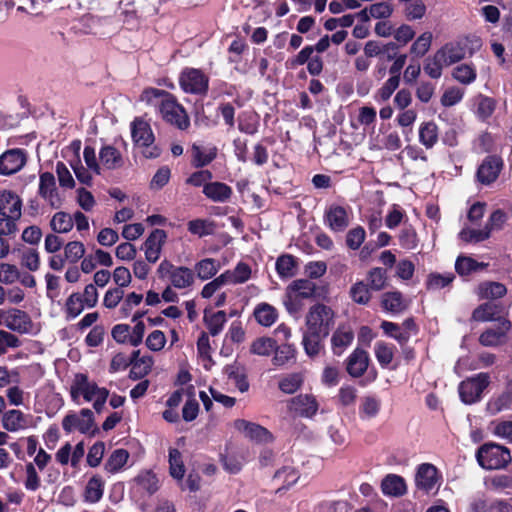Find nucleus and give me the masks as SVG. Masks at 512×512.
<instances>
[{
    "label": "nucleus",
    "instance_id": "1",
    "mask_svg": "<svg viewBox=\"0 0 512 512\" xmlns=\"http://www.w3.org/2000/svg\"><path fill=\"white\" fill-rule=\"evenodd\" d=\"M140 100L147 105L157 107L163 120L178 129L186 130L190 126V119L184 107L171 93L150 87L142 92Z\"/></svg>",
    "mask_w": 512,
    "mask_h": 512
},
{
    "label": "nucleus",
    "instance_id": "2",
    "mask_svg": "<svg viewBox=\"0 0 512 512\" xmlns=\"http://www.w3.org/2000/svg\"><path fill=\"white\" fill-rule=\"evenodd\" d=\"M70 394L72 400L77 403L80 396H83L87 402L93 401L94 409L100 413L105 406L109 391L99 387L95 382H90L86 374L78 373L71 384Z\"/></svg>",
    "mask_w": 512,
    "mask_h": 512
},
{
    "label": "nucleus",
    "instance_id": "3",
    "mask_svg": "<svg viewBox=\"0 0 512 512\" xmlns=\"http://www.w3.org/2000/svg\"><path fill=\"white\" fill-rule=\"evenodd\" d=\"M479 465L486 470L503 469L511 462L508 448L495 443L482 445L476 453Z\"/></svg>",
    "mask_w": 512,
    "mask_h": 512
},
{
    "label": "nucleus",
    "instance_id": "4",
    "mask_svg": "<svg viewBox=\"0 0 512 512\" xmlns=\"http://www.w3.org/2000/svg\"><path fill=\"white\" fill-rule=\"evenodd\" d=\"M306 330L328 336L334 325L333 310L321 303L309 308L305 318Z\"/></svg>",
    "mask_w": 512,
    "mask_h": 512
},
{
    "label": "nucleus",
    "instance_id": "5",
    "mask_svg": "<svg viewBox=\"0 0 512 512\" xmlns=\"http://www.w3.org/2000/svg\"><path fill=\"white\" fill-rule=\"evenodd\" d=\"M131 134L135 144L145 148L143 154L146 158L159 156L160 150L157 147H151L154 142V135L146 121L136 118L131 124Z\"/></svg>",
    "mask_w": 512,
    "mask_h": 512
},
{
    "label": "nucleus",
    "instance_id": "6",
    "mask_svg": "<svg viewBox=\"0 0 512 512\" xmlns=\"http://www.w3.org/2000/svg\"><path fill=\"white\" fill-rule=\"evenodd\" d=\"M489 375L479 373L462 381L459 385V395L465 404H473L480 400L483 390L489 384Z\"/></svg>",
    "mask_w": 512,
    "mask_h": 512
},
{
    "label": "nucleus",
    "instance_id": "7",
    "mask_svg": "<svg viewBox=\"0 0 512 512\" xmlns=\"http://www.w3.org/2000/svg\"><path fill=\"white\" fill-rule=\"evenodd\" d=\"M179 84L184 92L201 95L206 94L209 79L199 69L186 68L180 74Z\"/></svg>",
    "mask_w": 512,
    "mask_h": 512
},
{
    "label": "nucleus",
    "instance_id": "8",
    "mask_svg": "<svg viewBox=\"0 0 512 512\" xmlns=\"http://www.w3.org/2000/svg\"><path fill=\"white\" fill-rule=\"evenodd\" d=\"M351 209L338 204L329 205L324 213V223L333 232H343L350 225Z\"/></svg>",
    "mask_w": 512,
    "mask_h": 512
},
{
    "label": "nucleus",
    "instance_id": "9",
    "mask_svg": "<svg viewBox=\"0 0 512 512\" xmlns=\"http://www.w3.org/2000/svg\"><path fill=\"white\" fill-rule=\"evenodd\" d=\"M27 162V153L23 149H9L0 155V175H13Z\"/></svg>",
    "mask_w": 512,
    "mask_h": 512
},
{
    "label": "nucleus",
    "instance_id": "10",
    "mask_svg": "<svg viewBox=\"0 0 512 512\" xmlns=\"http://www.w3.org/2000/svg\"><path fill=\"white\" fill-rule=\"evenodd\" d=\"M93 413L90 409H82L79 414L70 413L67 414L62 420V427L70 433L77 429L81 433H87L93 426Z\"/></svg>",
    "mask_w": 512,
    "mask_h": 512
},
{
    "label": "nucleus",
    "instance_id": "11",
    "mask_svg": "<svg viewBox=\"0 0 512 512\" xmlns=\"http://www.w3.org/2000/svg\"><path fill=\"white\" fill-rule=\"evenodd\" d=\"M503 168V161L499 156L489 155L485 157L477 170V179L485 185L494 182Z\"/></svg>",
    "mask_w": 512,
    "mask_h": 512
},
{
    "label": "nucleus",
    "instance_id": "12",
    "mask_svg": "<svg viewBox=\"0 0 512 512\" xmlns=\"http://www.w3.org/2000/svg\"><path fill=\"white\" fill-rule=\"evenodd\" d=\"M234 427L252 441L267 443L272 440L271 433L259 424L244 419H237L234 422Z\"/></svg>",
    "mask_w": 512,
    "mask_h": 512
},
{
    "label": "nucleus",
    "instance_id": "13",
    "mask_svg": "<svg viewBox=\"0 0 512 512\" xmlns=\"http://www.w3.org/2000/svg\"><path fill=\"white\" fill-rule=\"evenodd\" d=\"M166 238L167 234L162 229H155L151 232L143 244L145 257L148 262L155 263L158 261Z\"/></svg>",
    "mask_w": 512,
    "mask_h": 512
},
{
    "label": "nucleus",
    "instance_id": "14",
    "mask_svg": "<svg viewBox=\"0 0 512 512\" xmlns=\"http://www.w3.org/2000/svg\"><path fill=\"white\" fill-rule=\"evenodd\" d=\"M369 354L367 351L356 348L346 360L347 373L353 378L361 377L369 365Z\"/></svg>",
    "mask_w": 512,
    "mask_h": 512
},
{
    "label": "nucleus",
    "instance_id": "15",
    "mask_svg": "<svg viewBox=\"0 0 512 512\" xmlns=\"http://www.w3.org/2000/svg\"><path fill=\"white\" fill-rule=\"evenodd\" d=\"M22 201L17 194L9 190L0 191V215L20 218Z\"/></svg>",
    "mask_w": 512,
    "mask_h": 512
},
{
    "label": "nucleus",
    "instance_id": "16",
    "mask_svg": "<svg viewBox=\"0 0 512 512\" xmlns=\"http://www.w3.org/2000/svg\"><path fill=\"white\" fill-rule=\"evenodd\" d=\"M291 407L302 417L312 418L316 415L319 404L312 394H299L290 401Z\"/></svg>",
    "mask_w": 512,
    "mask_h": 512
},
{
    "label": "nucleus",
    "instance_id": "17",
    "mask_svg": "<svg viewBox=\"0 0 512 512\" xmlns=\"http://www.w3.org/2000/svg\"><path fill=\"white\" fill-rule=\"evenodd\" d=\"M437 469L434 465L423 463L419 465L415 477L418 489L430 492L437 484Z\"/></svg>",
    "mask_w": 512,
    "mask_h": 512
},
{
    "label": "nucleus",
    "instance_id": "18",
    "mask_svg": "<svg viewBox=\"0 0 512 512\" xmlns=\"http://www.w3.org/2000/svg\"><path fill=\"white\" fill-rule=\"evenodd\" d=\"M498 321L499 326L497 329H487L480 335L479 342L483 346H497L510 330L511 322L509 320L499 317Z\"/></svg>",
    "mask_w": 512,
    "mask_h": 512
},
{
    "label": "nucleus",
    "instance_id": "19",
    "mask_svg": "<svg viewBox=\"0 0 512 512\" xmlns=\"http://www.w3.org/2000/svg\"><path fill=\"white\" fill-rule=\"evenodd\" d=\"M354 339L353 330L349 326H339L331 337V347L335 355L340 356L351 345Z\"/></svg>",
    "mask_w": 512,
    "mask_h": 512
},
{
    "label": "nucleus",
    "instance_id": "20",
    "mask_svg": "<svg viewBox=\"0 0 512 512\" xmlns=\"http://www.w3.org/2000/svg\"><path fill=\"white\" fill-rule=\"evenodd\" d=\"M436 52L442 58V62L445 63V66H450L460 62L466 55L465 47L458 42L446 43Z\"/></svg>",
    "mask_w": 512,
    "mask_h": 512
},
{
    "label": "nucleus",
    "instance_id": "21",
    "mask_svg": "<svg viewBox=\"0 0 512 512\" xmlns=\"http://www.w3.org/2000/svg\"><path fill=\"white\" fill-rule=\"evenodd\" d=\"M381 490L384 495L390 497L403 496L407 491L404 478L396 474L386 475L381 482Z\"/></svg>",
    "mask_w": 512,
    "mask_h": 512
},
{
    "label": "nucleus",
    "instance_id": "22",
    "mask_svg": "<svg viewBox=\"0 0 512 512\" xmlns=\"http://www.w3.org/2000/svg\"><path fill=\"white\" fill-rule=\"evenodd\" d=\"M39 195L48 201L52 206L56 205L57 188L55 177L50 172H44L39 177Z\"/></svg>",
    "mask_w": 512,
    "mask_h": 512
},
{
    "label": "nucleus",
    "instance_id": "23",
    "mask_svg": "<svg viewBox=\"0 0 512 512\" xmlns=\"http://www.w3.org/2000/svg\"><path fill=\"white\" fill-rule=\"evenodd\" d=\"M28 426L27 417L20 410L12 409L3 413L2 427L8 432H18Z\"/></svg>",
    "mask_w": 512,
    "mask_h": 512
},
{
    "label": "nucleus",
    "instance_id": "24",
    "mask_svg": "<svg viewBox=\"0 0 512 512\" xmlns=\"http://www.w3.org/2000/svg\"><path fill=\"white\" fill-rule=\"evenodd\" d=\"M253 315L257 323L264 327L272 326L278 319L276 308L266 302L257 304Z\"/></svg>",
    "mask_w": 512,
    "mask_h": 512
},
{
    "label": "nucleus",
    "instance_id": "25",
    "mask_svg": "<svg viewBox=\"0 0 512 512\" xmlns=\"http://www.w3.org/2000/svg\"><path fill=\"white\" fill-rule=\"evenodd\" d=\"M204 195L214 202H225L232 195V189L222 182H211L204 185Z\"/></svg>",
    "mask_w": 512,
    "mask_h": 512
},
{
    "label": "nucleus",
    "instance_id": "26",
    "mask_svg": "<svg viewBox=\"0 0 512 512\" xmlns=\"http://www.w3.org/2000/svg\"><path fill=\"white\" fill-rule=\"evenodd\" d=\"M251 268L244 262H239L233 270L222 273L227 284H243L251 278Z\"/></svg>",
    "mask_w": 512,
    "mask_h": 512
},
{
    "label": "nucleus",
    "instance_id": "27",
    "mask_svg": "<svg viewBox=\"0 0 512 512\" xmlns=\"http://www.w3.org/2000/svg\"><path fill=\"white\" fill-rule=\"evenodd\" d=\"M32 322L26 312L14 310L6 320V327L19 333H28Z\"/></svg>",
    "mask_w": 512,
    "mask_h": 512
},
{
    "label": "nucleus",
    "instance_id": "28",
    "mask_svg": "<svg viewBox=\"0 0 512 512\" xmlns=\"http://www.w3.org/2000/svg\"><path fill=\"white\" fill-rule=\"evenodd\" d=\"M326 337H327L326 335H321L319 333L304 331L302 344H303L305 353L309 357L318 356L320 351L323 349V340Z\"/></svg>",
    "mask_w": 512,
    "mask_h": 512
},
{
    "label": "nucleus",
    "instance_id": "29",
    "mask_svg": "<svg viewBox=\"0 0 512 512\" xmlns=\"http://www.w3.org/2000/svg\"><path fill=\"white\" fill-rule=\"evenodd\" d=\"M99 159L101 164L107 169H116L123 165L121 153L113 146L106 145L100 149Z\"/></svg>",
    "mask_w": 512,
    "mask_h": 512
},
{
    "label": "nucleus",
    "instance_id": "30",
    "mask_svg": "<svg viewBox=\"0 0 512 512\" xmlns=\"http://www.w3.org/2000/svg\"><path fill=\"white\" fill-rule=\"evenodd\" d=\"M477 293L481 299H499L507 293V288L500 282L485 281L479 284Z\"/></svg>",
    "mask_w": 512,
    "mask_h": 512
},
{
    "label": "nucleus",
    "instance_id": "31",
    "mask_svg": "<svg viewBox=\"0 0 512 512\" xmlns=\"http://www.w3.org/2000/svg\"><path fill=\"white\" fill-rule=\"evenodd\" d=\"M170 283L177 289L188 288L194 283V273L188 267L177 266L172 270Z\"/></svg>",
    "mask_w": 512,
    "mask_h": 512
},
{
    "label": "nucleus",
    "instance_id": "32",
    "mask_svg": "<svg viewBox=\"0 0 512 512\" xmlns=\"http://www.w3.org/2000/svg\"><path fill=\"white\" fill-rule=\"evenodd\" d=\"M304 380L302 372L289 373L280 378L278 388L285 394H294L302 387Z\"/></svg>",
    "mask_w": 512,
    "mask_h": 512
},
{
    "label": "nucleus",
    "instance_id": "33",
    "mask_svg": "<svg viewBox=\"0 0 512 512\" xmlns=\"http://www.w3.org/2000/svg\"><path fill=\"white\" fill-rule=\"evenodd\" d=\"M381 409V401L373 395L362 397L359 406V416L362 420H370L375 418Z\"/></svg>",
    "mask_w": 512,
    "mask_h": 512
},
{
    "label": "nucleus",
    "instance_id": "34",
    "mask_svg": "<svg viewBox=\"0 0 512 512\" xmlns=\"http://www.w3.org/2000/svg\"><path fill=\"white\" fill-rule=\"evenodd\" d=\"M301 299H309L316 294V284L310 279H297L291 282L287 288Z\"/></svg>",
    "mask_w": 512,
    "mask_h": 512
},
{
    "label": "nucleus",
    "instance_id": "35",
    "mask_svg": "<svg viewBox=\"0 0 512 512\" xmlns=\"http://www.w3.org/2000/svg\"><path fill=\"white\" fill-rule=\"evenodd\" d=\"M501 306L499 304L493 302H485L479 305L472 314V318L475 321L487 322L498 320L499 318H495L496 315L500 314Z\"/></svg>",
    "mask_w": 512,
    "mask_h": 512
},
{
    "label": "nucleus",
    "instance_id": "36",
    "mask_svg": "<svg viewBox=\"0 0 512 512\" xmlns=\"http://www.w3.org/2000/svg\"><path fill=\"white\" fill-rule=\"evenodd\" d=\"M419 141L427 149H431L438 141V127L432 122H424L419 127Z\"/></svg>",
    "mask_w": 512,
    "mask_h": 512
},
{
    "label": "nucleus",
    "instance_id": "37",
    "mask_svg": "<svg viewBox=\"0 0 512 512\" xmlns=\"http://www.w3.org/2000/svg\"><path fill=\"white\" fill-rule=\"evenodd\" d=\"M275 268L280 278H291L296 274V258L290 254L281 255L276 260Z\"/></svg>",
    "mask_w": 512,
    "mask_h": 512
},
{
    "label": "nucleus",
    "instance_id": "38",
    "mask_svg": "<svg viewBox=\"0 0 512 512\" xmlns=\"http://www.w3.org/2000/svg\"><path fill=\"white\" fill-rule=\"evenodd\" d=\"M219 261L213 258H205L195 264V272L201 280H208L215 276L220 270Z\"/></svg>",
    "mask_w": 512,
    "mask_h": 512
},
{
    "label": "nucleus",
    "instance_id": "39",
    "mask_svg": "<svg viewBox=\"0 0 512 512\" xmlns=\"http://www.w3.org/2000/svg\"><path fill=\"white\" fill-rule=\"evenodd\" d=\"M203 320L209 333L212 336H216L223 330L227 322V317L225 311H217L212 314H208V312L205 311Z\"/></svg>",
    "mask_w": 512,
    "mask_h": 512
},
{
    "label": "nucleus",
    "instance_id": "40",
    "mask_svg": "<svg viewBox=\"0 0 512 512\" xmlns=\"http://www.w3.org/2000/svg\"><path fill=\"white\" fill-rule=\"evenodd\" d=\"M17 251L20 253V263L23 267L31 272H35L40 268V256L36 249L23 247L17 249ZM14 252H16V249H14Z\"/></svg>",
    "mask_w": 512,
    "mask_h": 512
},
{
    "label": "nucleus",
    "instance_id": "41",
    "mask_svg": "<svg viewBox=\"0 0 512 512\" xmlns=\"http://www.w3.org/2000/svg\"><path fill=\"white\" fill-rule=\"evenodd\" d=\"M452 77L463 85H470L476 80L477 71L473 64L463 63L453 69Z\"/></svg>",
    "mask_w": 512,
    "mask_h": 512
},
{
    "label": "nucleus",
    "instance_id": "42",
    "mask_svg": "<svg viewBox=\"0 0 512 512\" xmlns=\"http://www.w3.org/2000/svg\"><path fill=\"white\" fill-rule=\"evenodd\" d=\"M104 481L100 476H93L85 488V500L89 503H97L103 496Z\"/></svg>",
    "mask_w": 512,
    "mask_h": 512
},
{
    "label": "nucleus",
    "instance_id": "43",
    "mask_svg": "<svg viewBox=\"0 0 512 512\" xmlns=\"http://www.w3.org/2000/svg\"><path fill=\"white\" fill-rule=\"evenodd\" d=\"M217 149L215 147L202 148L198 145H193V165L196 168L204 167L211 163L216 157Z\"/></svg>",
    "mask_w": 512,
    "mask_h": 512
},
{
    "label": "nucleus",
    "instance_id": "44",
    "mask_svg": "<svg viewBox=\"0 0 512 512\" xmlns=\"http://www.w3.org/2000/svg\"><path fill=\"white\" fill-rule=\"evenodd\" d=\"M86 308L82 300V295L79 292L72 293L65 303V315L67 319H75Z\"/></svg>",
    "mask_w": 512,
    "mask_h": 512
},
{
    "label": "nucleus",
    "instance_id": "45",
    "mask_svg": "<svg viewBox=\"0 0 512 512\" xmlns=\"http://www.w3.org/2000/svg\"><path fill=\"white\" fill-rule=\"evenodd\" d=\"M50 226L55 233H67L73 228V217L63 211L57 212L53 215Z\"/></svg>",
    "mask_w": 512,
    "mask_h": 512
},
{
    "label": "nucleus",
    "instance_id": "46",
    "mask_svg": "<svg viewBox=\"0 0 512 512\" xmlns=\"http://www.w3.org/2000/svg\"><path fill=\"white\" fill-rule=\"evenodd\" d=\"M129 459V453L125 449H117L109 456L105 463V469L109 473L120 471Z\"/></svg>",
    "mask_w": 512,
    "mask_h": 512
},
{
    "label": "nucleus",
    "instance_id": "47",
    "mask_svg": "<svg viewBox=\"0 0 512 512\" xmlns=\"http://www.w3.org/2000/svg\"><path fill=\"white\" fill-rule=\"evenodd\" d=\"M215 228L214 222L207 219H195L188 222V231L198 237L212 235Z\"/></svg>",
    "mask_w": 512,
    "mask_h": 512
},
{
    "label": "nucleus",
    "instance_id": "48",
    "mask_svg": "<svg viewBox=\"0 0 512 512\" xmlns=\"http://www.w3.org/2000/svg\"><path fill=\"white\" fill-rule=\"evenodd\" d=\"M445 63L442 62L440 55L435 52L424 61V72L432 79H439L442 76V70Z\"/></svg>",
    "mask_w": 512,
    "mask_h": 512
},
{
    "label": "nucleus",
    "instance_id": "49",
    "mask_svg": "<svg viewBox=\"0 0 512 512\" xmlns=\"http://www.w3.org/2000/svg\"><path fill=\"white\" fill-rule=\"evenodd\" d=\"M131 370L129 377L133 380H138L146 376L152 369L153 358L151 356H142L137 362L130 364Z\"/></svg>",
    "mask_w": 512,
    "mask_h": 512
},
{
    "label": "nucleus",
    "instance_id": "50",
    "mask_svg": "<svg viewBox=\"0 0 512 512\" xmlns=\"http://www.w3.org/2000/svg\"><path fill=\"white\" fill-rule=\"evenodd\" d=\"M295 354L296 350L293 345H276V348L274 349V357L272 359V362L276 366H283L288 362L295 360Z\"/></svg>",
    "mask_w": 512,
    "mask_h": 512
},
{
    "label": "nucleus",
    "instance_id": "51",
    "mask_svg": "<svg viewBox=\"0 0 512 512\" xmlns=\"http://www.w3.org/2000/svg\"><path fill=\"white\" fill-rule=\"evenodd\" d=\"M276 348V341L270 337H260L254 340L250 352L259 356H269Z\"/></svg>",
    "mask_w": 512,
    "mask_h": 512
},
{
    "label": "nucleus",
    "instance_id": "52",
    "mask_svg": "<svg viewBox=\"0 0 512 512\" xmlns=\"http://www.w3.org/2000/svg\"><path fill=\"white\" fill-rule=\"evenodd\" d=\"M432 39L433 36L431 32L422 33L411 45L410 53L417 58L423 57L429 51Z\"/></svg>",
    "mask_w": 512,
    "mask_h": 512
},
{
    "label": "nucleus",
    "instance_id": "53",
    "mask_svg": "<svg viewBox=\"0 0 512 512\" xmlns=\"http://www.w3.org/2000/svg\"><path fill=\"white\" fill-rule=\"evenodd\" d=\"M382 307L390 312L399 313L404 309L403 299L400 292H387L382 295Z\"/></svg>",
    "mask_w": 512,
    "mask_h": 512
},
{
    "label": "nucleus",
    "instance_id": "54",
    "mask_svg": "<svg viewBox=\"0 0 512 512\" xmlns=\"http://www.w3.org/2000/svg\"><path fill=\"white\" fill-rule=\"evenodd\" d=\"M169 469L173 478L178 480L183 478L185 473L184 464L180 451L175 448L169 450Z\"/></svg>",
    "mask_w": 512,
    "mask_h": 512
},
{
    "label": "nucleus",
    "instance_id": "55",
    "mask_svg": "<svg viewBox=\"0 0 512 512\" xmlns=\"http://www.w3.org/2000/svg\"><path fill=\"white\" fill-rule=\"evenodd\" d=\"M387 275L383 268L376 267L367 275V285L371 290L380 291L386 286Z\"/></svg>",
    "mask_w": 512,
    "mask_h": 512
},
{
    "label": "nucleus",
    "instance_id": "56",
    "mask_svg": "<svg viewBox=\"0 0 512 512\" xmlns=\"http://www.w3.org/2000/svg\"><path fill=\"white\" fill-rule=\"evenodd\" d=\"M394 346L388 345L384 342H376L374 346V352L377 361L382 367H387L393 360Z\"/></svg>",
    "mask_w": 512,
    "mask_h": 512
},
{
    "label": "nucleus",
    "instance_id": "57",
    "mask_svg": "<svg viewBox=\"0 0 512 512\" xmlns=\"http://www.w3.org/2000/svg\"><path fill=\"white\" fill-rule=\"evenodd\" d=\"M512 405V397L506 391L495 399L490 400L487 403V410L490 414L495 415L501 411L507 410Z\"/></svg>",
    "mask_w": 512,
    "mask_h": 512
},
{
    "label": "nucleus",
    "instance_id": "58",
    "mask_svg": "<svg viewBox=\"0 0 512 512\" xmlns=\"http://www.w3.org/2000/svg\"><path fill=\"white\" fill-rule=\"evenodd\" d=\"M399 244L406 250H413L418 246V237L414 228L411 226L404 227L398 236Z\"/></svg>",
    "mask_w": 512,
    "mask_h": 512
},
{
    "label": "nucleus",
    "instance_id": "59",
    "mask_svg": "<svg viewBox=\"0 0 512 512\" xmlns=\"http://www.w3.org/2000/svg\"><path fill=\"white\" fill-rule=\"evenodd\" d=\"M85 254V247L82 242L71 241L64 247V256L66 261L70 263H76Z\"/></svg>",
    "mask_w": 512,
    "mask_h": 512
},
{
    "label": "nucleus",
    "instance_id": "60",
    "mask_svg": "<svg viewBox=\"0 0 512 512\" xmlns=\"http://www.w3.org/2000/svg\"><path fill=\"white\" fill-rule=\"evenodd\" d=\"M496 107V102L493 98L480 95L477 98V115L480 119L486 120L489 118Z\"/></svg>",
    "mask_w": 512,
    "mask_h": 512
},
{
    "label": "nucleus",
    "instance_id": "61",
    "mask_svg": "<svg viewBox=\"0 0 512 512\" xmlns=\"http://www.w3.org/2000/svg\"><path fill=\"white\" fill-rule=\"evenodd\" d=\"M41 486L40 476L37 472V468L33 463H27L25 465V480L24 487L28 491H36Z\"/></svg>",
    "mask_w": 512,
    "mask_h": 512
},
{
    "label": "nucleus",
    "instance_id": "62",
    "mask_svg": "<svg viewBox=\"0 0 512 512\" xmlns=\"http://www.w3.org/2000/svg\"><path fill=\"white\" fill-rule=\"evenodd\" d=\"M381 328L386 334L397 340L400 344H405L410 338L409 332L403 331L400 326L393 322L384 321L381 324Z\"/></svg>",
    "mask_w": 512,
    "mask_h": 512
},
{
    "label": "nucleus",
    "instance_id": "63",
    "mask_svg": "<svg viewBox=\"0 0 512 512\" xmlns=\"http://www.w3.org/2000/svg\"><path fill=\"white\" fill-rule=\"evenodd\" d=\"M459 237L464 242L478 243L488 239L490 236L489 230H486L485 228L476 230L465 227L460 231Z\"/></svg>",
    "mask_w": 512,
    "mask_h": 512
},
{
    "label": "nucleus",
    "instance_id": "64",
    "mask_svg": "<svg viewBox=\"0 0 512 512\" xmlns=\"http://www.w3.org/2000/svg\"><path fill=\"white\" fill-rule=\"evenodd\" d=\"M369 287L364 282L355 283L350 289V295L358 304H367L371 298Z\"/></svg>",
    "mask_w": 512,
    "mask_h": 512
}]
</instances>
